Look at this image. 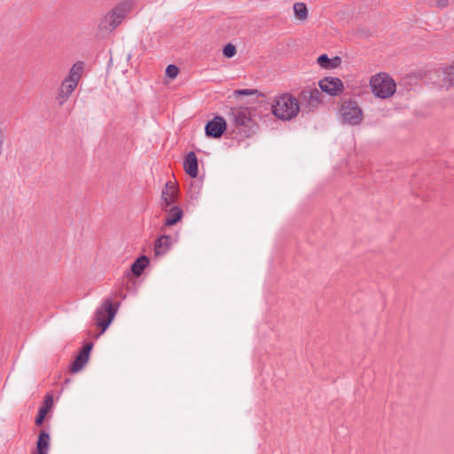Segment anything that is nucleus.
<instances>
[{
    "mask_svg": "<svg viewBox=\"0 0 454 454\" xmlns=\"http://www.w3.org/2000/svg\"><path fill=\"white\" fill-rule=\"evenodd\" d=\"M228 116L230 124L233 127L232 132L240 137H249L255 133L256 126L248 108H231Z\"/></svg>",
    "mask_w": 454,
    "mask_h": 454,
    "instance_id": "nucleus-1",
    "label": "nucleus"
},
{
    "mask_svg": "<svg viewBox=\"0 0 454 454\" xmlns=\"http://www.w3.org/2000/svg\"><path fill=\"white\" fill-rule=\"evenodd\" d=\"M300 111L298 99L289 93L278 97L272 105L273 114L283 121L292 120Z\"/></svg>",
    "mask_w": 454,
    "mask_h": 454,
    "instance_id": "nucleus-2",
    "label": "nucleus"
},
{
    "mask_svg": "<svg viewBox=\"0 0 454 454\" xmlns=\"http://www.w3.org/2000/svg\"><path fill=\"white\" fill-rule=\"evenodd\" d=\"M132 1L124 0L116 4L101 20L100 28L106 31H113L121 24L125 17L131 11Z\"/></svg>",
    "mask_w": 454,
    "mask_h": 454,
    "instance_id": "nucleus-3",
    "label": "nucleus"
},
{
    "mask_svg": "<svg viewBox=\"0 0 454 454\" xmlns=\"http://www.w3.org/2000/svg\"><path fill=\"white\" fill-rule=\"evenodd\" d=\"M297 99L302 114L313 112L322 102V92L315 86H308L301 90Z\"/></svg>",
    "mask_w": 454,
    "mask_h": 454,
    "instance_id": "nucleus-4",
    "label": "nucleus"
},
{
    "mask_svg": "<svg viewBox=\"0 0 454 454\" xmlns=\"http://www.w3.org/2000/svg\"><path fill=\"white\" fill-rule=\"evenodd\" d=\"M341 121L344 124L355 126L363 120L362 109L357 103L351 99H344L340 109Z\"/></svg>",
    "mask_w": 454,
    "mask_h": 454,
    "instance_id": "nucleus-5",
    "label": "nucleus"
},
{
    "mask_svg": "<svg viewBox=\"0 0 454 454\" xmlns=\"http://www.w3.org/2000/svg\"><path fill=\"white\" fill-rule=\"evenodd\" d=\"M371 87L374 95L380 98H387L395 91V83L388 76H374L371 80Z\"/></svg>",
    "mask_w": 454,
    "mask_h": 454,
    "instance_id": "nucleus-6",
    "label": "nucleus"
},
{
    "mask_svg": "<svg viewBox=\"0 0 454 454\" xmlns=\"http://www.w3.org/2000/svg\"><path fill=\"white\" fill-rule=\"evenodd\" d=\"M117 309L113 306L110 298L106 299L95 313V323L105 331L114 319Z\"/></svg>",
    "mask_w": 454,
    "mask_h": 454,
    "instance_id": "nucleus-7",
    "label": "nucleus"
},
{
    "mask_svg": "<svg viewBox=\"0 0 454 454\" xmlns=\"http://www.w3.org/2000/svg\"><path fill=\"white\" fill-rule=\"evenodd\" d=\"M227 129L226 121L222 116H215L205 126V134L208 137L220 138Z\"/></svg>",
    "mask_w": 454,
    "mask_h": 454,
    "instance_id": "nucleus-8",
    "label": "nucleus"
},
{
    "mask_svg": "<svg viewBox=\"0 0 454 454\" xmlns=\"http://www.w3.org/2000/svg\"><path fill=\"white\" fill-rule=\"evenodd\" d=\"M320 90L328 95L336 96L343 90V83L336 77H325L319 81Z\"/></svg>",
    "mask_w": 454,
    "mask_h": 454,
    "instance_id": "nucleus-9",
    "label": "nucleus"
},
{
    "mask_svg": "<svg viewBox=\"0 0 454 454\" xmlns=\"http://www.w3.org/2000/svg\"><path fill=\"white\" fill-rule=\"evenodd\" d=\"M92 348V343H86L71 364L70 371L74 373L81 371L89 360V354Z\"/></svg>",
    "mask_w": 454,
    "mask_h": 454,
    "instance_id": "nucleus-10",
    "label": "nucleus"
},
{
    "mask_svg": "<svg viewBox=\"0 0 454 454\" xmlns=\"http://www.w3.org/2000/svg\"><path fill=\"white\" fill-rule=\"evenodd\" d=\"M178 190L171 182H167L161 192L162 209L168 210V207L175 203L177 197Z\"/></svg>",
    "mask_w": 454,
    "mask_h": 454,
    "instance_id": "nucleus-11",
    "label": "nucleus"
},
{
    "mask_svg": "<svg viewBox=\"0 0 454 454\" xmlns=\"http://www.w3.org/2000/svg\"><path fill=\"white\" fill-rule=\"evenodd\" d=\"M172 245V239L168 235H161L159 237L154 244V255L161 256L165 254Z\"/></svg>",
    "mask_w": 454,
    "mask_h": 454,
    "instance_id": "nucleus-12",
    "label": "nucleus"
},
{
    "mask_svg": "<svg viewBox=\"0 0 454 454\" xmlns=\"http://www.w3.org/2000/svg\"><path fill=\"white\" fill-rule=\"evenodd\" d=\"M184 167L185 172L191 177H196L198 176V160L195 153H188V154L184 158Z\"/></svg>",
    "mask_w": 454,
    "mask_h": 454,
    "instance_id": "nucleus-13",
    "label": "nucleus"
},
{
    "mask_svg": "<svg viewBox=\"0 0 454 454\" xmlns=\"http://www.w3.org/2000/svg\"><path fill=\"white\" fill-rule=\"evenodd\" d=\"M77 85L70 82L66 78L62 82L57 98L59 100L60 105L64 104L67 100V98L72 95L74 90L76 89Z\"/></svg>",
    "mask_w": 454,
    "mask_h": 454,
    "instance_id": "nucleus-14",
    "label": "nucleus"
},
{
    "mask_svg": "<svg viewBox=\"0 0 454 454\" xmlns=\"http://www.w3.org/2000/svg\"><path fill=\"white\" fill-rule=\"evenodd\" d=\"M52 406L53 397L48 394L45 395L43 406L39 409L37 417L35 418V423L36 426H42L47 413L50 411Z\"/></svg>",
    "mask_w": 454,
    "mask_h": 454,
    "instance_id": "nucleus-15",
    "label": "nucleus"
},
{
    "mask_svg": "<svg viewBox=\"0 0 454 454\" xmlns=\"http://www.w3.org/2000/svg\"><path fill=\"white\" fill-rule=\"evenodd\" d=\"M51 437L49 433L42 430L39 433L38 439L36 442V450L33 454H48L50 450Z\"/></svg>",
    "mask_w": 454,
    "mask_h": 454,
    "instance_id": "nucleus-16",
    "label": "nucleus"
},
{
    "mask_svg": "<svg viewBox=\"0 0 454 454\" xmlns=\"http://www.w3.org/2000/svg\"><path fill=\"white\" fill-rule=\"evenodd\" d=\"M168 215L165 218L164 224L166 226H172L179 222L183 215L184 212L180 207L173 206L170 208L168 207Z\"/></svg>",
    "mask_w": 454,
    "mask_h": 454,
    "instance_id": "nucleus-17",
    "label": "nucleus"
},
{
    "mask_svg": "<svg viewBox=\"0 0 454 454\" xmlns=\"http://www.w3.org/2000/svg\"><path fill=\"white\" fill-rule=\"evenodd\" d=\"M317 63L325 69H333L339 67L341 63V59L340 57H334L333 59H330L326 54L320 55L317 59Z\"/></svg>",
    "mask_w": 454,
    "mask_h": 454,
    "instance_id": "nucleus-18",
    "label": "nucleus"
},
{
    "mask_svg": "<svg viewBox=\"0 0 454 454\" xmlns=\"http://www.w3.org/2000/svg\"><path fill=\"white\" fill-rule=\"evenodd\" d=\"M83 70V63L81 61H78L73 65L71 67L69 74L67 77L66 78L70 82L78 85V82L81 79L82 73Z\"/></svg>",
    "mask_w": 454,
    "mask_h": 454,
    "instance_id": "nucleus-19",
    "label": "nucleus"
},
{
    "mask_svg": "<svg viewBox=\"0 0 454 454\" xmlns=\"http://www.w3.org/2000/svg\"><path fill=\"white\" fill-rule=\"evenodd\" d=\"M148 264V257L145 255H142L133 262V264L131 265V271L135 276L139 277L141 276L144 270L146 268Z\"/></svg>",
    "mask_w": 454,
    "mask_h": 454,
    "instance_id": "nucleus-20",
    "label": "nucleus"
},
{
    "mask_svg": "<svg viewBox=\"0 0 454 454\" xmlns=\"http://www.w3.org/2000/svg\"><path fill=\"white\" fill-rule=\"evenodd\" d=\"M442 84L447 88H454V62L442 69Z\"/></svg>",
    "mask_w": 454,
    "mask_h": 454,
    "instance_id": "nucleus-21",
    "label": "nucleus"
},
{
    "mask_svg": "<svg viewBox=\"0 0 454 454\" xmlns=\"http://www.w3.org/2000/svg\"><path fill=\"white\" fill-rule=\"evenodd\" d=\"M295 17L300 20H305L308 18V9L304 3L298 2L294 4Z\"/></svg>",
    "mask_w": 454,
    "mask_h": 454,
    "instance_id": "nucleus-22",
    "label": "nucleus"
},
{
    "mask_svg": "<svg viewBox=\"0 0 454 454\" xmlns=\"http://www.w3.org/2000/svg\"><path fill=\"white\" fill-rule=\"evenodd\" d=\"M223 54L225 58H232L236 54V47L231 43L226 44L223 47Z\"/></svg>",
    "mask_w": 454,
    "mask_h": 454,
    "instance_id": "nucleus-23",
    "label": "nucleus"
},
{
    "mask_svg": "<svg viewBox=\"0 0 454 454\" xmlns=\"http://www.w3.org/2000/svg\"><path fill=\"white\" fill-rule=\"evenodd\" d=\"M234 96H251V95H259V91L254 89H243V90H236L233 92Z\"/></svg>",
    "mask_w": 454,
    "mask_h": 454,
    "instance_id": "nucleus-24",
    "label": "nucleus"
},
{
    "mask_svg": "<svg viewBox=\"0 0 454 454\" xmlns=\"http://www.w3.org/2000/svg\"><path fill=\"white\" fill-rule=\"evenodd\" d=\"M179 73V69L175 65H168L166 68V75L171 79H175Z\"/></svg>",
    "mask_w": 454,
    "mask_h": 454,
    "instance_id": "nucleus-25",
    "label": "nucleus"
},
{
    "mask_svg": "<svg viewBox=\"0 0 454 454\" xmlns=\"http://www.w3.org/2000/svg\"><path fill=\"white\" fill-rule=\"evenodd\" d=\"M4 145V136L2 130L0 129V154H2V149Z\"/></svg>",
    "mask_w": 454,
    "mask_h": 454,
    "instance_id": "nucleus-26",
    "label": "nucleus"
}]
</instances>
